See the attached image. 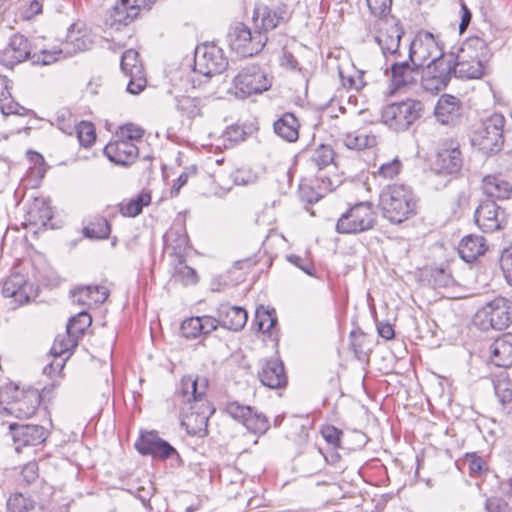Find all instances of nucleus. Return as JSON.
Returning <instances> with one entry per match:
<instances>
[{"label":"nucleus","instance_id":"obj_42","mask_svg":"<svg viewBox=\"0 0 512 512\" xmlns=\"http://www.w3.org/2000/svg\"><path fill=\"white\" fill-rule=\"evenodd\" d=\"M83 231L88 238L105 239L109 236L111 228L106 218L95 217Z\"/></svg>","mask_w":512,"mask_h":512},{"label":"nucleus","instance_id":"obj_28","mask_svg":"<svg viewBox=\"0 0 512 512\" xmlns=\"http://www.w3.org/2000/svg\"><path fill=\"white\" fill-rule=\"evenodd\" d=\"M32 54L29 40L18 33L11 36L3 51L4 60L10 65L21 63L26 59L31 60Z\"/></svg>","mask_w":512,"mask_h":512},{"label":"nucleus","instance_id":"obj_30","mask_svg":"<svg viewBox=\"0 0 512 512\" xmlns=\"http://www.w3.org/2000/svg\"><path fill=\"white\" fill-rule=\"evenodd\" d=\"M437 120L445 125L454 124L461 116V103L453 95H442L435 107Z\"/></svg>","mask_w":512,"mask_h":512},{"label":"nucleus","instance_id":"obj_7","mask_svg":"<svg viewBox=\"0 0 512 512\" xmlns=\"http://www.w3.org/2000/svg\"><path fill=\"white\" fill-rule=\"evenodd\" d=\"M473 323L482 331L506 329L512 323V301L494 298L477 310Z\"/></svg>","mask_w":512,"mask_h":512},{"label":"nucleus","instance_id":"obj_25","mask_svg":"<svg viewBox=\"0 0 512 512\" xmlns=\"http://www.w3.org/2000/svg\"><path fill=\"white\" fill-rule=\"evenodd\" d=\"M104 154L111 162L118 165L128 166L137 158L139 148L135 143L116 138V140L109 142L104 147Z\"/></svg>","mask_w":512,"mask_h":512},{"label":"nucleus","instance_id":"obj_33","mask_svg":"<svg viewBox=\"0 0 512 512\" xmlns=\"http://www.w3.org/2000/svg\"><path fill=\"white\" fill-rule=\"evenodd\" d=\"M486 250L487 244L484 237L474 234L463 237L458 246L460 257L468 263L484 255Z\"/></svg>","mask_w":512,"mask_h":512},{"label":"nucleus","instance_id":"obj_21","mask_svg":"<svg viewBox=\"0 0 512 512\" xmlns=\"http://www.w3.org/2000/svg\"><path fill=\"white\" fill-rule=\"evenodd\" d=\"M9 429L15 444V450L20 453L22 448L37 446L46 441L48 430L41 425L11 423Z\"/></svg>","mask_w":512,"mask_h":512},{"label":"nucleus","instance_id":"obj_31","mask_svg":"<svg viewBox=\"0 0 512 512\" xmlns=\"http://www.w3.org/2000/svg\"><path fill=\"white\" fill-rule=\"evenodd\" d=\"M491 361L498 367L512 365V333H504L491 345Z\"/></svg>","mask_w":512,"mask_h":512},{"label":"nucleus","instance_id":"obj_12","mask_svg":"<svg viewBox=\"0 0 512 512\" xmlns=\"http://www.w3.org/2000/svg\"><path fill=\"white\" fill-rule=\"evenodd\" d=\"M233 84L235 94L239 98L261 94L272 85L267 73L256 64H249L243 67L234 77Z\"/></svg>","mask_w":512,"mask_h":512},{"label":"nucleus","instance_id":"obj_22","mask_svg":"<svg viewBox=\"0 0 512 512\" xmlns=\"http://www.w3.org/2000/svg\"><path fill=\"white\" fill-rule=\"evenodd\" d=\"M475 222L485 233H492L503 228L505 213L493 200L480 203L475 211Z\"/></svg>","mask_w":512,"mask_h":512},{"label":"nucleus","instance_id":"obj_38","mask_svg":"<svg viewBox=\"0 0 512 512\" xmlns=\"http://www.w3.org/2000/svg\"><path fill=\"white\" fill-rule=\"evenodd\" d=\"M173 267L172 277L176 282L184 286L195 285L198 283L199 277L195 269L186 264V260L171 262Z\"/></svg>","mask_w":512,"mask_h":512},{"label":"nucleus","instance_id":"obj_35","mask_svg":"<svg viewBox=\"0 0 512 512\" xmlns=\"http://www.w3.org/2000/svg\"><path fill=\"white\" fill-rule=\"evenodd\" d=\"M482 189L490 198L507 199L512 193V186L501 176L488 175L483 178Z\"/></svg>","mask_w":512,"mask_h":512},{"label":"nucleus","instance_id":"obj_62","mask_svg":"<svg viewBox=\"0 0 512 512\" xmlns=\"http://www.w3.org/2000/svg\"><path fill=\"white\" fill-rule=\"evenodd\" d=\"M495 394L503 409L512 412V386H494Z\"/></svg>","mask_w":512,"mask_h":512},{"label":"nucleus","instance_id":"obj_49","mask_svg":"<svg viewBox=\"0 0 512 512\" xmlns=\"http://www.w3.org/2000/svg\"><path fill=\"white\" fill-rule=\"evenodd\" d=\"M78 140L84 147L91 146L96 140L94 125L91 122L82 121L74 126Z\"/></svg>","mask_w":512,"mask_h":512},{"label":"nucleus","instance_id":"obj_51","mask_svg":"<svg viewBox=\"0 0 512 512\" xmlns=\"http://www.w3.org/2000/svg\"><path fill=\"white\" fill-rule=\"evenodd\" d=\"M143 136L144 130L132 123L121 126L116 133V138L135 144L141 143Z\"/></svg>","mask_w":512,"mask_h":512},{"label":"nucleus","instance_id":"obj_59","mask_svg":"<svg viewBox=\"0 0 512 512\" xmlns=\"http://www.w3.org/2000/svg\"><path fill=\"white\" fill-rule=\"evenodd\" d=\"M468 463L470 476H481L488 470L485 460L477 453H467L465 457Z\"/></svg>","mask_w":512,"mask_h":512},{"label":"nucleus","instance_id":"obj_53","mask_svg":"<svg viewBox=\"0 0 512 512\" xmlns=\"http://www.w3.org/2000/svg\"><path fill=\"white\" fill-rule=\"evenodd\" d=\"M202 324L198 316L185 319L181 324V334L186 339H196L202 336Z\"/></svg>","mask_w":512,"mask_h":512},{"label":"nucleus","instance_id":"obj_17","mask_svg":"<svg viewBox=\"0 0 512 512\" xmlns=\"http://www.w3.org/2000/svg\"><path fill=\"white\" fill-rule=\"evenodd\" d=\"M291 18V13L286 4L270 7L263 3L256 4L253 11L254 28L261 33L273 30Z\"/></svg>","mask_w":512,"mask_h":512},{"label":"nucleus","instance_id":"obj_14","mask_svg":"<svg viewBox=\"0 0 512 512\" xmlns=\"http://www.w3.org/2000/svg\"><path fill=\"white\" fill-rule=\"evenodd\" d=\"M451 67L447 58L430 61L421 68L422 88L431 94H437L444 90L453 76Z\"/></svg>","mask_w":512,"mask_h":512},{"label":"nucleus","instance_id":"obj_32","mask_svg":"<svg viewBox=\"0 0 512 512\" xmlns=\"http://www.w3.org/2000/svg\"><path fill=\"white\" fill-rule=\"evenodd\" d=\"M11 80L7 76H0V111L4 116L27 115L30 110L21 106L11 95Z\"/></svg>","mask_w":512,"mask_h":512},{"label":"nucleus","instance_id":"obj_11","mask_svg":"<svg viewBox=\"0 0 512 512\" xmlns=\"http://www.w3.org/2000/svg\"><path fill=\"white\" fill-rule=\"evenodd\" d=\"M228 60L223 50L215 44L199 45L194 53L193 72L206 78L220 74L226 70Z\"/></svg>","mask_w":512,"mask_h":512},{"label":"nucleus","instance_id":"obj_9","mask_svg":"<svg viewBox=\"0 0 512 512\" xmlns=\"http://www.w3.org/2000/svg\"><path fill=\"white\" fill-rule=\"evenodd\" d=\"M376 224V214L371 202H359L343 213L337 223L339 234H358L372 229Z\"/></svg>","mask_w":512,"mask_h":512},{"label":"nucleus","instance_id":"obj_8","mask_svg":"<svg viewBox=\"0 0 512 512\" xmlns=\"http://www.w3.org/2000/svg\"><path fill=\"white\" fill-rule=\"evenodd\" d=\"M505 118L503 115L494 113L482 120L473 131L471 142L484 153H495L500 151L503 143V128Z\"/></svg>","mask_w":512,"mask_h":512},{"label":"nucleus","instance_id":"obj_2","mask_svg":"<svg viewBox=\"0 0 512 512\" xmlns=\"http://www.w3.org/2000/svg\"><path fill=\"white\" fill-rule=\"evenodd\" d=\"M208 386H180L174 393L175 404L185 410L188 406L181 425L186 428L189 435L204 437L208 433L209 415L213 414L215 409L207 399L206 388Z\"/></svg>","mask_w":512,"mask_h":512},{"label":"nucleus","instance_id":"obj_56","mask_svg":"<svg viewBox=\"0 0 512 512\" xmlns=\"http://www.w3.org/2000/svg\"><path fill=\"white\" fill-rule=\"evenodd\" d=\"M256 321L259 327V330L263 332H269L274 325L277 323V318L275 316V311H268L263 306L257 308L256 310Z\"/></svg>","mask_w":512,"mask_h":512},{"label":"nucleus","instance_id":"obj_26","mask_svg":"<svg viewBox=\"0 0 512 512\" xmlns=\"http://www.w3.org/2000/svg\"><path fill=\"white\" fill-rule=\"evenodd\" d=\"M420 76L421 67L413 64L409 59L391 65V81L396 89L416 84Z\"/></svg>","mask_w":512,"mask_h":512},{"label":"nucleus","instance_id":"obj_24","mask_svg":"<svg viewBox=\"0 0 512 512\" xmlns=\"http://www.w3.org/2000/svg\"><path fill=\"white\" fill-rule=\"evenodd\" d=\"M52 217L50 201L43 197H36L26 204L23 225L36 229L45 228Z\"/></svg>","mask_w":512,"mask_h":512},{"label":"nucleus","instance_id":"obj_5","mask_svg":"<svg viewBox=\"0 0 512 512\" xmlns=\"http://www.w3.org/2000/svg\"><path fill=\"white\" fill-rule=\"evenodd\" d=\"M42 401V393L33 386H0V412L17 418L33 416Z\"/></svg>","mask_w":512,"mask_h":512},{"label":"nucleus","instance_id":"obj_40","mask_svg":"<svg viewBox=\"0 0 512 512\" xmlns=\"http://www.w3.org/2000/svg\"><path fill=\"white\" fill-rule=\"evenodd\" d=\"M135 9L128 1L120 0L113 6L110 18L114 24L127 25L138 16Z\"/></svg>","mask_w":512,"mask_h":512},{"label":"nucleus","instance_id":"obj_55","mask_svg":"<svg viewBox=\"0 0 512 512\" xmlns=\"http://www.w3.org/2000/svg\"><path fill=\"white\" fill-rule=\"evenodd\" d=\"M287 438L298 446L304 445L309 438V428L300 423L294 422L290 426V430L287 432Z\"/></svg>","mask_w":512,"mask_h":512},{"label":"nucleus","instance_id":"obj_48","mask_svg":"<svg viewBox=\"0 0 512 512\" xmlns=\"http://www.w3.org/2000/svg\"><path fill=\"white\" fill-rule=\"evenodd\" d=\"M34 501L22 493H15L7 500L8 512H30L34 509Z\"/></svg>","mask_w":512,"mask_h":512},{"label":"nucleus","instance_id":"obj_13","mask_svg":"<svg viewBox=\"0 0 512 512\" xmlns=\"http://www.w3.org/2000/svg\"><path fill=\"white\" fill-rule=\"evenodd\" d=\"M441 58H447V54L435 36L428 31L418 32L409 46L410 62L422 68L427 61Z\"/></svg>","mask_w":512,"mask_h":512},{"label":"nucleus","instance_id":"obj_15","mask_svg":"<svg viewBox=\"0 0 512 512\" xmlns=\"http://www.w3.org/2000/svg\"><path fill=\"white\" fill-rule=\"evenodd\" d=\"M377 35L375 41L380 46L382 53L387 56H396L399 53L401 38L404 34L399 19L396 17H384L377 20Z\"/></svg>","mask_w":512,"mask_h":512},{"label":"nucleus","instance_id":"obj_16","mask_svg":"<svg viewBox=\"0 0 512 512\" xmlns=\"http://www.w3.org/2000/svg\"><path fill=\"white\" fill-rule=\"evenodd\" d=\"M1 294L13 299L17 305H23L37 296V289L24 274L12 271L1 282Z\"/></svg>","mask_w":512,"mask_h":512},{"label":"nucleus","instance_id":"obj_34","mask_svg":"<svg viewBox=\"0 0 512 512\" xmlns=\"http://www.w3.org/2000/svg\"><path fill=\"white\" fill-rule=\"evenodd\" d=\"M274 132L283 140L292 143L299 138L300 123L293 113L286 112L273 124Z\"/></svg>","mask_w":512,"mask_h":512},{"label":"nucleus","instance_id":"obj_27","mask_svg":"<svg viewBox=\"0 0 512 512\" xmlns=\"http://www.w3.org/2000/svg\"><path fill=\"white\" fill-rule=\"evenodd\" d=\"M221 319V327L231 331H240L246 325L248 315L244 308L222 303L217 308Z\"/></svg>","mask_w":512,"mask_h":512},{"label":"nucleus","instance_id":"obj_36","mask_svg":"<svg viewBox=\"0 0 512 512\" xmlns=\"http://www.w3.org/2000/svg\"><path fill=\"white\" fill-rule=\"evenodd\" d=\"M261 384H287L284 365L278 359H270L258 373Z\"/></svg>","mask_w":512,"mask_h":512},{"label":"nucleus","instance_id":"obj_37","mask_svg":"<svg viewBox=\"0 0 512 512\" xmlns=\"http://www.w3.org/2000/svg\"><path fill=\"white\" fill-rule=\"evenodd\" d=\"M150 203V192L143 190L128 202H122L120 204V213L126 217H136L142 212L143 207L148 206Z\"/></svg>","mask_w":512,"mask_h":512},{"label":"nucleus","instance_id":"obj_18","mask_svg":"<svg viewBox=\"0 0 512 512\" xmlns=\"http://www.w3.org/2000/svg\"><path fill=\"white\" fill-rule=\"evenodd\" d=\"M164 250L170 262L186 260L191 248L187 231L182 220H176L171 228L164 234Z\"/></svg>","mask_w":512,"mask_h":512},{"label":"nucleus","instance_id":"obj_20","mask_svg":"<svg viewBox=\"0 0 512 512\" xmlns=\"http://www.w3.org/2000/svg\"><path fill=\"white\" fill-rule=\"evenodd\" d=\"M120 66L125 76L129 77L127 92L133 95L142 92L146 87L147 80L138 52L133 49L125 51L122 54Z\"/></svg>","mask_w":512,"mask_h":512},{"label":"nucleus","instance_id":"obj_58","mask_svg":"<svg viewBox=\"0 0 512 512\" xmlns=\"http://www.w3.org/2000/svg\"><path fill=\"white\" fill-rule=\"evenodd\" d=\"M371 14L382 20L384 17H393L390 15L392 0H366Z\"/></svg>","mask_w":512,"mask_h":512},{"label":"nucleus","instance_id":"obj_23","mask_svg":"<svg viewBox=\"0 0 512 512\" xmlns=\"http://www.w3.org/2000/svg\"><path fill=\"white\" fill-rule=\"evenodd\" d=\"M463 164L460 144L454 139H445L441 142L437 152L435 165L442 173H458Z\"/></svg>","mask_w":512,"mask_h":512},{"label":"nucleus","instance_id":"obj_45","mask_svg":"<svg viewBox=\"0 0 512 512\" xmlns=\"http://www.w3.org/2000/svg\"><path fill=\"white\" fill-rule=\"evenodd\" d=\"M78 344V338L68 334L58 335L50 349L51 356L63 357L66 353H69Z\"/></svg>","mask_w":512,"mask_h":512},{"label":"nucleus","instance_id":"obj_64","mask_svg":"<svg viewBox=\"0 0 512 512\" xmlns=\"http://www.w3.org/2000/svg\"><path fill=\"white\" fill-rule=\"evenodd\" d=\"M487 512H511L509 504L501 497H490L485 502Z\"/></svg>","mask_w":512,"mask_h":512},{"label":"nucleus","instance_id":"obj_3","mask_svg":"<svg viewBox=\"0 0 512 512\" xmlns=\"http://www.w3.org/2000/svg\"><path fill=\"white\" fill-rule=\"evenodd\" d=\"M488 57L489 50L485 41L477 37L466 41L456 55L447 54L453 76L461 79L481 78Z\"/></svg>","mask_w":512,"mask_h":512},{"label":"nucleus","instance_id":"obj_47","mask_svg":"<svg viewBox=\"0 0 512 512\" xmlns=\"http://www.w3.org/2000/svg\"><path fill=\"white\" fill-rule=\"evenodd\" d=\"M345 146L349 149L361 150L375 144V137L361 132L347 133L343 139Z\"/></svg>","mask_w":512,"mask_h":512},{"label":"nucleus","instance_id":"obj_60","mask_svg":"<svg viewBox=\"0 0 512 512\" xmlns=\"http://www.w3.org/2000/svg\"><path fill=\"white\" fill-rule=\"evenodd\" d=\"M56 122L58 128L64 133L71 135L74 126L76 124V120L74 119L72 113L67 109H62L56 114Z\"/></svg>","mask_w":512,"mask_h":512},{"label":"nucleus","instance_id":"obj_41","mask_svg":"<svg viewBox=\"0 0 512 512\" xmlns=\"http://www.w3.org/2000/svg\"><path fill=\"white\" fill-rule=\"evenodd\" d=\"M64 46V48H55L52 50L44 49L39 52H34L31 56V61L33 64L50 65L70 53V50L67 48L68 44L66 43Z\"/></svg>","mask_w":512,"mask_h":512},{"label":"nucleus","instance_id":"obj_52","mask_svg":"<svg viewBox=\"0 0 512 512\" xmlns=\"http://www.w3.org/2000/svg\"><path fill=\"white\" fill-rule=\"evenodd\" d=\"M320 433L327 444L334 450L341 448L343 431L334 425L326 424L320 428Z\"/></svg>","mask_w":512,"mask_h":512},{"label":"nucleus","instance_id":"obj_57","mask_svg":"<svg viewBox=\"0 0 512 512\" xmlns=\"http://www.w3.org/2000/svg\"><path fill=\"white\" fill-rule=\"evenodd\" d=\"M252 407L247 405H242L237 401L228 402L225 405L224 411L234 420L244 423L245 418L250 415V410Z\"/></svg>","mask_w":512,"mask_h":512},{"label":"nucleus","instance_id":"obj_44","mask_svg":"<svg viewBox=\"0 0 512 512\" xmlns=\"http://www.w3.org/2000/svg\"><path fill=\"white\" fill-rule=\"evenodd\" d=\"M243 425L254 434H265L269 427L270 423L268 418L262 414L253 410H250V415L245 418Z\"/></svg>","mask_w":512,"mask_h":512},{"label":"nucleus","instance_id":"obj_19","mask_svg":"<svg viewBox=\"0 0 512 512\" xmlns=\"http://www.w3.org/2000/svg\"><path fill=\"white\" fill-rule=\"evenodd\" d=\"M134 447L139 454L151 456L155 459L165 460L173 455H179L177 450L160 438L156 431L141 432L134 443Z\"/></svg>","mask_w":512,"mask_h":512},{"label":"nucleus","instance_id":"obj_54","mask_svg":"<svg viewBox=\"0 0 512 512\" xmlns=\"http://www.w3.org/2000/svg\"><path fill=\"white\" fill-rule=\"evenodd\" d=\"M429 281L438 288H447L454 282L450 271L442 267H435L430 270Z\"/></svg>","mask_w":512,"mask_h":512},{"label":"nucleus","instance_id":"obj_4","mask_svg":"<svg viewBox=\"0 0 512 512\" xmlns=\"http://www.w3.org/2000/svg\"><path fill=\"white\" fill-rule=\"evenodd\" d=\"M379 207L384 218L399 224L416 215L417 199L410 186L390 184L381 190Z\"/></svg>","mask_w":512,"mask_h":512},{"label":"nucleus","instance_id":"obj_46","mask_svg":"<svg viewBox=\"0 0 512 512\" xmlns=\"http://www.w3.org/2000/svg\"><path fill=\"white\" fill-rule=\"evenodd\" d=\"M176 108L184 116L194 118L200 115V100L190 96H180L176 98Z\"/></svg>","mask_w":512,"mask_h":512},{"label":"nucleus","instance_id":"obj_6","mask_svg":"<svg viewBox=\"0 0 512 512\" xmlns=\"http://www.w3.org/2000/svg\"><path fill=\"white\" fill-rule=\"evenodd\" d=\"M424 106L421 101L406 99L383 107L381 119L390 130L404 132L422 115Z\"/></svg>","mask_w":512,"mask_h":512},{"label":"nucleus","instance_id":"obj_29","mask_svg":"<svg viewBox=\"0 0 512 512\" xmlns=\"http://www.w3.org/2000/svg\"><path fill=\"white\" fill-rule=\"evenodd\" d=\"M73 301L90 308L102 304L108 297L109 291L102 285H87L71 291Z\"/></svg>","mask_w":512,"mask_h":512},{"label":"nucleus","instance_id":"obj_63","mask_svg":"<svg viewBox=\"0 0 512 512\" xmlns=\"http://www.w3.org/2000/svg\"><path fill=\"white\" fill-rule=\"evenodd\" d=\"M500 266L507 282L512 285V246L502 252Z\"/></svg>","mask_w":512,"mask_h":512},{"label":"nucleus","instance_id":"obj_43","mask_svg":"<svg viewBox=\"0 0 512 512\" xmlns=\"http://www.w3.org/2000/svg\"><path fill=\"white\" fill-rule=\"evenodd\" d=\"M91 323L92 317L90 314L86 311H80L77 315L70 318L67 324V332L79 339Z\"/></svg>","mask_w":512,"mask_h":512},{"label":"nucleus","instance_id":"obj_39","mask_svg":"<svg viewBox=\"0 0 512 512\" xmlns=\"http://www.w3.org/2000/svg\"><path fill=\"white\" fill-rule=\"evenodd\" d=\"M350 340V345L355 357L362 362L368 360L372 350L369 337L361 331L353 330L350 333Z\"/></svg>","mask_w":512,"mask_h":512},{"label":"nucleus","instance_id":"obj_1","mask_svg":"<svg viewBox=\"0 0 512 512\" xmlns=\"http://www.w3.org/2000/svg\"><path fill=\"white\" fill-rule=\"evenodd\" d=\"M312 178H303L299 184L301 198L316 203L343 182L335 162V152L330 145L320 144L305 152Z\"/></svg>","mask_w":512,"mask_h":512},{"label":"nucleus","instance_id":"obj_10","mask_svg":"<svg viewBox=\"0 0 512 512\" xmlns=\"http://www.w3.org/2000/svg\"><path fill=\"white\" fill-rule=\"evenodd\" d=\"M227 39L230 48L242 57H250L259 53L268 40L266 34L256 29L252 32L243 23H237L232 26Z\"/></svg>","mask_w":512,"mask_h":512},{"label":"nucleus","instance_id":"obj_50","mask_svg":"<svg viewBox=\"0 0 512 512\" xmlns=\"http://www.w3.org/2000/svg\"><path fill=\"white\" fill-rule=\"evenodd\" d=\"M67 357H59V356H51L48 355V363L43 367V374L46 375L49 379L56 381L60 376L64 369L65 361Z\"/></svg>","mask_w":512,"mask_h":512},{"label":"nucleus","instance_id":"obj_61","mask_svg":"<svg viewBox=\"0 0 512 512\" xmlns=\"http://www.w3.org/2000/svg\"><path fill=\"white\" fill-rule=\"evenodd\" d=\"M402 169V163L398 158L382 163L378 168V176L384 179H393Z\"/></svg>","mask_w":512,"mask_h":512}]
</instances>
